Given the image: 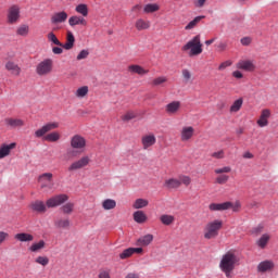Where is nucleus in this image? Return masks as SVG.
Instances as JSON below:
<instances>
[{"label": "nucleus", "instance_id": "nucleus-1", "mask_svg": "<svg viewBox=\"0 0 278 278\" xmlns=\"http://www.w3.org/2000/svg\"><path fill=\"white\" fill-rule=\"evenodd\" d=\"M238 262H240V260L238 258V255H236V252L228 251L222 256L219 268L227 278H231V273L236 269Z\"/></svg>", "mask_w": 278, "mask_h": 278}, {"label": "nucleus", "instance_id": "nucleus-2", "mask_svg": "<svg viewBox=\"0 0 278 278\" xmlns=\"http://www.w3.org/2000/svg\"><path fill=\"white\" fill-rule=\"evenodd\" d=\"M181 51H186L189 58H197L203 53V43H201V35L194 36L185 46H182Z\"/></svg>", "mask_w": 278, "mask_h": 278}, {"label": "nucleus", "instance_id": "nucleus-3", "mask_svg": "<svg viewBox=\"0 0 278 278\" xmlns=\"http://www.w3.org/2000/svg\"><path fill=\"white\" fill-rule=\"evenodd\" d=\"M223 229V220L214 219L208 222L204 226V238L205 240H214V238H218V233Z\"/></svg>", "mask_w": 278, "mask_h": 278}, {"label": "nucleus", "instance_id": "nucleus-4", "mask_svg": "<svg viewBox=\"0 0 278 278\" xmlns=\"http://www.w3.org/2000/svg\"><path fill=\"white\" fill-rule=\"evenodd\" d=\"M21 21V5L11 4L7 10V23L9 25H16Z\"/></svg>", "mask_w": 278, "mask_h": 278}, {"label": "nucleus", "instance_id": "nucleus-5", "mask_svg": "<svg viewBox=\"0 0 278 278\" xmlns=\"http://www.w3.org/2000/svg\"><path fill=\"white\" fill-rule=\"evenodd\" d=\"M36 73L39 77H47V75H51V73H53V59H45L39 62L36 67Z\"/></svg>", "mask_w": 278, "mask_h": 278}, {"label": "nucleus", "instance_id": "nucleus-6", "mask_svg": "<svg viewBox=\"0 0 278 278\" xmlns=\"http://www.w3.org/2000/svg\"><path fill=\"white\" fill-rule=\"evenodd\" d=\"M68 201V194L60 193L52 195L46 201V205L48 210H53L55 207H60V205H64Z\"/></svg>", "mask_w": 278, "mask_h": 278}, {"label": "nucleus", "instance_id": "nucleus-7", "mask_svg": "<svg viewBox=\"0 0 278 278\" xmlns=\"http://www.w3.org/2000/svg\"><path fill=\"white\" fill-rule=\"evenodd\" d=\"M91 162H92V160L90 159V156L84 155L79 160L73 162L68 166L67 170L70 173H73L75 170H81V168H86V166H89Z\"/></svg>", "mask_w": 278, "mask_h": 278}, {"label": "nucleus", "instance_id": "nucleus-8", "mask_svg": "<svg viewBox=\"0 0 278 278\" xmlns=\"http://www.w3.org/2000/svg\"><path fill=\"white\" fill-rule=\"evenodd\" d=\"M215 175H219L216 177V184H219V186H223L229 181V173H231L230 166H224L220 168H216L214 170Z\"/></svg>", "mask_w": 278, "mask_h": 278}, {"label": "nucleus", "instance_id": "nucleus-9", "mask_svg": "<svg viewBox=\"0 0 278 278\" xmlns=\"http://www.w3.org/2000/svg\"><path fill=\"white\" fill-rule=\"evenodd\" d=\"M155 142H157V138L153 132L146 134L141 137V147L143 151H149L151 147H154Z\"/></svg>", "mask_w": 278, "mask_h": 278}, {"label": "nucleus", "instance_id": "nucleus-10", "mask_svg": "<svg viewBox=\"0 0 278 278\" xmlns=\"http://www.w3.org/2000/svg\"><path fill=\"white\" fill-rule=\"evenodd\" d=\"M38 182L40 184V188L45 190H51L53 188V174L52 173H43L38 177Z\"/></svg>", "mask_w": 278, "mask_h": 278}, {"label": "nucleus", "instance_id": "nucleus-11", "mask_svg": "<svg viewBox=\"0 0 278 278\" xmlns=\"http://www.w3.org/2000/svg\"><path fill=\"white\" fill-rule=\"evenodd\" d=\"M60 127V123L50 122L45 124L41 128L35 131L36 138H42V136L49 134V131H53V129H58Z\"/></svg>", "mask_w": 278, "mask_h": 278}, {"label": "nucleus", "instance_id": "nucleus-12", "mask_svg": "<svg viewBox=\"0 0 278 278\" xmlns=\"http://www.w3.org/2000/svg\"><path fill=\"white\" fill-rule=\"evenodd\" d=\"M4 125L8 129H22L25 121L18 117H7L4 118Z\"/></svg>", "mask_w": 278, "mask_h": 278}, {"label": "nucleus", "instance_id": "nucleus-13", "mask_svg": "<svg viewBox=\"0 0 278 278\" xmlns=\"http://www.w3.org/2000/svg\"><path fill=\"white\" fill-rule=\"evenodd\" d=\"M71 147L77 151H84L86 149V138L80 135H74L71 138Z\"/></svg>", "mask_w": 278, "mask_h": 278}, {"label": "nucleus", "instance_id": "nucleus-14", "mask_svg": "<svg viewBox=\"0 0 278 278\" xmlns=\"http://www.w3.org/2000/svg\"><path fill=\"white\" fill-rule=\"evenodd\" d=\"M236 66L239 71H245L247 73H253L256 68L255 61L253 60H240Z\"/></svg>", "mask_w": 278, "mask_h": 278}, {"label": "nucleus", "instance_id": "nucleus-15", "mask_svg": "<svg viewBox=\"0 0 278 278\" xmlns=\"http://www.w3.org/2000/svg\"><path fill=\"white\" fill-rule=\"evenodd\" d=\"M68 13H66L65 11L55 12L51 15L50 23L51 25H60L62 23H66Z\"/></svg>", "mask_w": 278, "mask_h": 278}, {"label": "nucleus", "instance_id": "nucleus-16", "mask_svg": "<svg viewBox=\"0 0 278 278\" xmlns=\"http://www.w3.org/2000/svg\"><path fill=\"white\" fill-rule=\"evenodd\" d=\"M179 110H181L180 101H172L165 105V112L169 116H175V115L179 114Z\"/></svg>", "mask_w": 278, "mask_h": 278}, {"label": "nucleus", "instance_id": "nucleus-17", "mask_svg": "<svg viewBox=\"0 0 278 278\" xmlns=\"http://www.w3.org/2000/svg\"><path fill=\"white\" fill-rule=\"evenodd\" d=\"M194 136V127L192 126H184L180 130V140L181 142H188L192 140Z\"/></svg>", "mask_w": 278, "mask_h": 278}, {"label": "nucleus", "instance_id": "nucleus-18", "mask_svg": "<svg viewBox=\"0 0 278 278\" xmlns=\"http://www.w3.org/2000/svg\"><path fill=\"white\" fill-rule=\"evenodd\" d=\"M68 25L70 27H77V25L86 27V25H88V21H86V18L80 15H72L68 18Z\"/></svg>", "mask_w": 278, "mask_h": 278}, {"label": "nucleus", "instance_id": "nucleus-19", "mask_svg": "<svg viewBox=\"0 0 278 278\" xmlns=\"http://www.w3.org/2000/svg\"><path fill=\"white\" fill-rule=\"evenodd\" d=\"M4 67L14 77H18L21 75V66H18L14 61H8Z\"/></svg>", "mask_w": 278, "mask_h": 278}, {"label": "nucleus", "instance_id": "nucleus-20", "mask_svg": "<svg viewBox=\"0 0 278 278\" xmlns=\"http://www.w3.org/2000/svg\"><path fill=\"white\" fill-rule=\"evenodd\" d=\"M231 207V202H223V203H211L208 205V210L211 212H225Z\"/></svg>", "mask_w": 278, "mask_h": 278}, {"label": "nucleus", "instance_id": "nucleus-21", "mask_svg": "<svg viewBox=\"0 0 278 278\" xmlns=\"http://www.w3.org/2000/svg\"><path fill=\"white\" fill-rule=\"evenodd\" d=\"M47 204H45V202L40 200H36L30 204V210H33V212H37V214H45L47 212Z\"/></svg>", "mask_w": 278, "mask_h": 278}, {"label": "nucleus", "instance_id": "nucleus-22", "mask_svg": "<svg viewBox=\"0 0 278 278\" xmlns=\"http://www.w3.org/2000/svg\"><path fill=\"white\" fill-rule=\"evenodd\" d=\"M75 47V35H73V31L67 30L66 33V42L62 43L61 48L65 49V51H71Z\"/></svg>", "mask_w": 278, "mask_h": 278}, {"label": "nucleus", "instance_id": "nucleus-23", "mask_svg": "<svg viewBox=\"0 0 278 278\" xmlns=\"http://www.w3.org/2000/svg\"><path fill=\"white\" fill-rule=\"evenodd\" d=\"M13 149H16V143H10V144H1L0 146V160H3L4 157H8Z\"/></svg>", "mask_w": 278, "mask_h": 278}, {"label": "nucleus", "instance_id": "nucleus-24", "mask_svg": "<svg viewBox=\"0 0 278 278\" xmlns=\"http://www.w3.org/2000/svg\"><path fill=\"white\" fill-rule=\"evenodd\" d=\"M268 118H270V110L264 109L261 113L260 118L256 122L258 127H267Z\"/></svg>", "mask_w": 278, "mask_h": 278}, {"label": "nucleus", "instance_id": "nucleus-25", "mask_svg": "<svg viewBox=\"0 0 278 278\" xmlns=\"http://www.w3.org/2000/svg\"><path fill=\"white\" fill-rule=\"evenodd\" d=\"M135 27H136L137 31H144V30L151 28V21L144 20V18H138L135 22Z\"/></svg>", "mask_w": 278, "mask_h": 278}, {"label": "nucleus", "instance_id": "nucleus-26", "mask_svg": "<svg viewBox=\"0 0 278 278\" xmlns=\"http://www.w3.org/2000/svg\"><path fill=\"white\" fill-rule=\"evenodd\" d=\"M164 188L167 190H177L178 188H181V182L179 181V178H168L164 182Z\"/></svg>", "mask_w": 278, "mask_h": 278}, {"label": "nucleus", "instance_id": "nucleus-27", "mask_svg": "<svg viewBox=\"0 0 278 278\" xmlns=\"http://www.w3.org/2000/svg\"><path fill=\"white\" fill-rule=\"evenodd\" d=\"M153 238L154 237L151 233L144 235L137 240L136 244L137 247H149V244L153 242Z\"/></svg>", "mask_w": 278, "mask_h": 278}, {"label": "nucleus", "instance_id": "nucleus-28", "mask_svg": "<svg viewBox=\"0 0 278 278\" xmlns=\"http://www.w3.org/2000/svg\"><path fill=\"white\" fill-rule=\"evenodd\" d=\"M18 242H34V235L27 232H18L14 236Z\"/></svg>", "mask_w": 278, "mask_h": 278}, {"label": "nucleus", "instance_id": "nucleus-29", "mask_svg": "<svg viewBox=\"0 0 278 278\" xmlns=\"http://www.w3.org/2000/svg\"><path fill=\"white\" fill-rule=\"evenodd\" d=\"M132 218L135 220V223H138L139 225L144 224L146 220H148L147 214H144L143 211H136L132 214Z\"/></svg>", "mask_w": 278, "mask_h": 278}, {"label": "nucleus", "instance_id": "nucleus-30", "mask_svg": "<svg viewBox=\"0 0 278 278\" xmlns=\"http://www.w3.org/2000/svg\"><path fill=\"white\" fill-rule=\"evenodd\" d=\"M54 226L58 229H68L71 227V219L70 218H61L54 222Z\"/></svg>", "mask_w": 278, "mask_h": 278}, {"label": "nucleus", "instance_id": "nucleus-31", "mask_svg": "<svg viewBox=\"0 0 278 278\" xmlns=\"http://www.w3.org/2000/svg\"><path fill=\"white\" fill-rule=\"evenodd\" d=\"M149 206V200L139 198L132 203L134 210H142Z\"/></svg>", "mask_w": 278, "mask_h": 278}, {"label": "nucleus", "instance_id": "nucleus-32", "mask_svg": "<svg viewBox=\"0 0 278 278\" xmlns=\"http://www.w3.org/2000/svg\"><path fill=\"white\" fill-rule=\"evenodd\" d=\"M45 247H47V243L45 242V240H40L39 242L33 243L28 248V251H30V253H38V251H42Z\"/></svg>", "mask_w": 278, "mask_h": 278}, {"label": "nucleus", "instance_id": "nucleus-33", "mask_svg": "<svg viewBox=\"0 0 278 278\" xmlns=\"http://www.w3.org/2000/svg\"><path fill=\"white\" fill-rule=\"evenodd\" d=\"M128 71L130 73H135L136 75H148L149 70H144V67L140 66V65H130L128 67Z\"/></svg>", "mask_w": 278, "mask_h": 278}, {"label": "nucleus", "instance_id": "nucleus-34", "mask_svg": "<svg viewBox=\"0 0 278 278\" xmlns=\"http://www.w3.org/2000/svg\"><path fill=\"white\" fill-rule=\"evenodd\" d=\"M102 208H104L106 212L110 210L116 208V200L114 199H105L102 201Z\"/></svg>", "mask_w": 278, "mask_h": 278}, {"label": "nucleus", "instance_id": "nucleus-35", "mask_svg": "<svg viewBox=\"0 0 278 278\" xmlns=\"http://www.w3.org/2000/svg\"><path fill=\"white\" fill-rule=\"evenodd\" d=\"M275 264L271 261L261 262L257 266L260 273H266V270H270L274 268Z\"/></svg>", "mask_w": 278, "mask_h": 278}, {"label": "nucleus", "instance_id": "nucleus-36", "mask_svg": "<svg viewBox=\"0 0 278 278\" xmlns=\"http://www.w3.org/2000/svg\"><path fill=\"white\" fill-rule=\"evenodd\" d=\"M270 241V235L264 233L257 241L256 244L260 249H266L268 242Z\"/></svg>", "mask_w": 278, "mask_h": 278}, {"label": "nucleus", "instance_id": "nucleus-37", "mask_svg": "<svg viewBox=\"0 0 278 278\" xmlns=\"http://www.w3.org/2000/svg\"><path fill=\"white\" fill-rule=\"evenodd\" d=\"M160 11V4L157 3H148L143 8L144 14H153V12Z\"/></svg>", "mask_w": 278, "mask_h": 278}, {"label": "nucleus", "instance_id": "nucleus-38", "mask_svg": "<svg viewBox=\"0 0 278 278\" xmlns=\"http://www.w3.org/2000/svg\"><path fill=\"white\" fill-rule=\"evenodd\" d=\"M75 12H77V14H80L83 18H86V16H88V4L80 3L76 5Z\"/></svg>", "mask_w": 278, "mask_h": 278}, {"label": "nucleus", "instance_id": "nucleus-39", "mask_svg": "<svg viewBox=\"0 0 278 278\" xmlns=\"http://www.w3.org/2000/svg\"><path fill=\"white\" fill-rule=\"evenodd\" d=\"M160 220L162 225H166L167 227L173 225L175 223V216L168 215V214H163L160 216Z\"/></svg>", "mask_w": 278, "mask_h": 278}, {"label": "nucleus", "instance_id": "nucleus-40", "mask_svg": "<svg viewBox=\"0 0 278 278\" xmlns=\"http://www.w3.org/2000/svg\"><path fill=\"white\" fill-rule=\"evenodd\" d=\"M167 83H168L167 76H157L152 79L151 85L154 87H157V86H165V84H167Z\"/></svg>", "mask_w": 278, "mask_h": 278}, {"label": "nucleus", "instance_id": "nucleus-41", "mask_svg": "<svg viewBox=\"0 0 278 278\" xmlns=\"http://www.w3.org/2000/svg\"><path fill=\"white\" fill-rule=\"evenodd\" d=\"M204 15H200L194 17L191 22L188 23V25L185 27L186 30H190V29H194V27H197V25H199V23H201V21H203Z\"/></svg>", "mask_w": 278, "mask_h": 278}, {"label": "nucleus", "instance_id": "nucleus-42", "mask_svg": "<svg viewBox=\"0 0 278 278\" xmlns=\"http://www.w3.org/2000/svg\"><path fill=\"white\" fill-rule=\"evenodd\" d=\"M47 38H48V42H51L56 47H62V42L60 39H58V36H55V33L53 31L48 33Z\"/></svg>", "mask_w": 278, "mask_h": 278}, {"label": "nucleus", "instance_id": "nucleus-43", "mask_svg": "<svg viewBox=\"0 0 278 278\" xmlns=\"http://www.w3.org/2000/svg\"><path fill=\"white\" fill-rule=\"evenodd\" d=\"M243 103H244V100L242 98H239L230 106V112H232V113L240 112V110H242Z\"/></svg>", "mask_w": 278, "mask_h": 278}, {"label": "nucleus", "instance_id": "nucleus-44", "mask_svg": "<svg viewBox=\"0 0 278 278\" xmlns=\"http://www.w3.org/2000/svg\"><path fill=\"white\" fill-rule=\"evenodd\" d=\"M16 35L17 36H28L29 35V25L27 24H22L17 27L16 29Z\"/></svg>", "mask_w": 278, "mask_h": 278}, {"label": "nucleus", "instance_id": "nucleus-45", "mask_svg": "<svg viewBox=\"0 0 278 278\" xmlns=\"http://www.w3.org/2000/svg\"><path fill=\"white\" fill-rule=\"evenodd\" d=\"M61 212L63 214H73L75 212V203L73 202H67L61 207Z\"/></svg>", "mask_w": 278, "mask_h": 278}, {"label": "nucleus", "instance_id": "nucleus-46", "mask_svg": "<svg viewBox=\"0 0 278 278\" xmlns=\"http://www.w3.org/2000/svg\"><path fill=\"white\" fill-rule=\"evenodd\" d=\"M88 86H83L76 90L75 97H77V99H84V97L88 96Z\"/></svg>", "mask_w": 278, "mask_h": 278}, {"label": "nucleus", "instance_id": "nucleus-47", "mask_svg": "<svg viewBox=\"0 0 278 278\" xmlns=\"http://www.w3.org/2000/svg\"><path fill=\"white\" fill-rule=\"evenodd\" d=\"M47 142H58V140H60V132H50L48 135L45 136L43 138Z\"/></svg>", "mask_w": 278, "mask_h": 278}, {"label": "nucleus", "instance_id": "nucleus-48", "mask_svg": "<svg viewBox=\"0 0 278 278\" xmlns=\"http://www.w3.org/2000/svg\"><path fill=\"white\" fill-rule=\"evenodd\" d=\"M178 181H180V186H186V188H188V186L192 184V178L190 176L179 175Z\"/></svg>", "mask_w": 278, "mask_h": 278}, {"label": "nucleus", "instance_id": "nucleus-49", "mask_svg": "<svg viewBox=\"0 0 278 278\" xmlns=\"http://www.w3.org/2000/svg\"><path fill=\"white\" fill-rule=\"evenodd\" d=\"M138 114H136V112L134 111H128L126 112L123 116H122V121H124L125 123L129 122V121H134V118H137Z\"/></svg>", "mask_w": 278, "mask_h": 278}, {"label": "nucleus", "instance_id": "nucleus-50", "mask_svg": "<svg viewBox=\"0 0 278 278\" xmlns=\"http://www.w3.org/2000/svg\"><path fill=\"white\" fill-rule=\"evenodd\" d=\"M35 262L40 266H49V257L47 256H37Z\"/></svg>", "mask_w": 278, "mask_h": 278}, {"label": "nucleus", "instance_id": "nucleus-51", "mask_svg": "<svg viewBox=\"0 0 278 278\" xmlns=\"http://www.w3.org/2000/svg\"><path fill=\"white\" fill-rule=\"evenodd\" d=\"M211 157H213V160H225V150H218L211 153Z\"/></svg>", "mask_w": 278, "mask_h": 278}, {"label": "nucleus", "instance_id": "nucleus-52", "mask_svg": "<svg viewBox=\"0 0 278 278\" xmlns=\"http://www.w3.org/2000/svg\"><path fill=\"white\" fill-rule=\"evenodd\" d=\"M132 255H134V251L131 250V248H128L119 254V258L127 260L128 257H131Z\"/></svg>", "mask_w": 278, "mask_h": 278}, {"label": "nucleus", "instance_id": "nucleus-53", "mask_svg": "<svg viewBox=\"0 0 278 278\" xmlns=\"http://www.w3.org/2000/svg\"><path fill=\"white\" fill-rule=\"evenodd\" d=\"M90 55V51L88 50H81L78 55L76 56V60L81 61L86 60Z\"/></svg>", "mask_w": 278, "mask_h": 278}, {"label": "nucleus", "instance_id": "nucleus-54", "mask_svg": "<svg viewBox=\"0 0 278 278\" xmlns=\"http://www.w3.org/2000/svg\"><path fill=\"white\" fill-rule=\"evenodd\" d=\"M240 207H242V205L240 204V202H230V206L229 210H232V212H240Z\"/></svg>", "mask_w": 278, "mask_h": 278}, {"label": "nucleus", "instance_id": "nucleus-55", "mask_svg": "<svg viewBox=\"0 0 278 278\" xmlns=\"http://www.w3.org/2000/svg\"><path fill=\"white\" fill-rule=\"evenodd\" d=\"M182 77L185 79V81H190V79H192V73L189 72V70H182Z\"/></svg>", "mask_w": 278, "mask_h": 278}, {"label": "nucleus", "instance_id": "nucleus-56", "mask_svg": "<svg viewBox=\"0 0 278 278\" xmlns=\"http://www.w3.org/2000/svg\"><path fill=\"white\" fill-rule=\"evenodd\" d=\"M231 64H233V62H231V61H225V62H223V63H220L219 64V66H218V71H225V68H229V66H231Z\"/></svg>", "mask_w": 278, "mask_h": 278}, {"label": "nucleus", "instance_id": "nucleus-57", "mask_svg": "<svg viewBox=\"0 0 278 278\" xmlns=\"http://www.w3.org/2000/svg\"><path fill=\"white\" fill-rule=\"evenodd\" d=\"M217 51L223 52V51H227V41H219L216 45Z\"/></svg>", "mask_w": 278, "mask_h": 278}, {"label": "nucleus", "instance_id": "nucleus-58", "mask_svg": "<svg viewBox=\"0 0 278 278\" xmlns=\"http://www.w3.org/2000/svg\"><path fill=\"white\" fill-rule=\"evenodd\" d=\"M10 239V233L5 231H0V244H3V242L8 241Z\"/></svg>", "mask_w": 278, "mask_h": 278}, {"label": "nucleus", "instance_id": "nucleus-59", "mask_svg": "<svg viewBox=\"0 0 278 278\" xmlns=\"http://www.w3.org/2000/svg\"><path fill=\"white\" fill-rule=\"evenodd\" d=\"M52 53H54V55H62L64 53V49L59 47H53L52 48Z\"/></svg>", "mask_w": 278, "mask_h": 278}, {"label": "nucleus", "instance_id": "nucleus-60", "mask_svg": "<svg viewBox=\"0 0 278 278\" xmlns=\"http://www.w3.org/2000/svg\"><path fill=\"white\" fill-rule=\"evenodd\" d=\"M251 42H252L251 37L241 38V45H243V47H249V45H251Z\"/></svg>", "mask_w": 278, "mask_h": 278}, {"label": "nucleus", "instance_id": "nucleus-61", "mask_svg": "<svg viewBox=\"0 0 278 278\" xmlns=\"http://www.w3.org/2000/svg\"><path fill=\"white\" fill-rule=\"evenodd\" d=\"M232 77H235V79H242V77H244V75L240 71H235V72H232Z\"/></svg>", "mask_w": 278, "mask_h": 278}, {"label": "nucleus", "instance_id": "nucleus-62", "mask_svg": "<svg viewBox=\"0 0 278 278\" xmlns=\"http://www.w3.org/2000/svg\"><path fill=\"white\" fill-rule=\"evenodd\" d=\"M125 278H140V274L138 273H129Z\"/></svg>", "mask_w": 278, "mask_h": 278}, {"label": "nucleus", "instance_id": "nucleus-63", "mask_svg": "<svg viewBox=\"0 0 278 278\" xmlns=\"http://www.w3.org/2000/svg\"><path fill=\"white\" fill-rule=\"evenodd\" d=\"M207 0H197V2H195V7L197 8H203V5H205V2H206Z\"/></svg>", "mask_w": 278, "mask_h": 278}, {"label": "nucleus", "instance_id": "nucleus-64", "mask_svg": "<svg viewBox=\"0 0 278 278\" xmlns=\"http://www.w3.org/2000/svg\"><path fill=\"white\" fill-rule=\"evenodd\" d=\"M99 278H110V273H108V271H101V273L99 274Z\"/></svg>", "mask_w": 278, "mask_h": 278}]
</instances>
